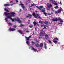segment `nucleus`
Wrapping results in <instances>:
<instances>
[{"label":"nucleus","mask_w":64,"mask_h":64,"mask_svg":"<svg viewBox=\"0 0 64 64\" xmlns=\"http://www.w3.org/2000/svg\"><path fill=\"white\" fill-rule=\"evenodd\" d=\"M36 7L37 8H38L40 10H41L42 12H43L46 16H47V13L45 12V8H44L43 6H40V7L36 6Z\"/></svg>","instance_id":"obj_1"},{"label":"nucleus","mask_w":64,"mask_h":64,"mask_svg":"<svg viewBox=\"0 0 64 64\" xmlns=\"http://www.w3.org/2000/svg\"><path fill=\"white\" fill-rule=\"evenodd\" d=\"M4 14L6 16H7V15H12V17H15V15H15L16 14H15V12H10V13L6 12L4 13Z\"/></svg>","instance_id":"obj_2"},{"label":"nucleus","mask_w":64,"mask_h":64,"mask_svg":"<svg viewBox=\"0 0 64 64\" xmlns=\"http://www.w3.org/2000/svg\"><path fill=\"white\" fill-rule=\"evenodd\" d=\"M32 15L33 16H34V17L36 18H37V17L38 16V18H39V19H41V17L39 16V14H35V12H34L32 13Z\"/></svg>","instance_id":"obj_3"},{"label":"nucleus","mask_w":64,"mask_h":64,"mask_svg":"<svg viewBox=\"0 0 64 64\" xmlns=\"http://www.w3.org/2000/svg\"><path fill=\"white\" fill-rule=\"evenodd\" d=\"M62 8H61V7L58 10H57L56 11L55 13L56 14H58V13H60V12H61V10H62Z\"/></svg>","instance_id":"obj_4"},{"label":"nucleus","mask_w":64,"mask_h":64,"mask_svg":"<svg viewBox=\"0 0 64 64\" xmlns=\"http://www.w3.org/2000/svg\"><path fill=\"white\" fill-rule=\"evenodd\" d=\"M12 16H7L6 17V18H8L9 19H11L12 21H14V19H13V18H12Z\"/></svg>","instance_id":"obj_5"},{"label":"nucleus","mask_w":64,"mask_h":64,"mask_svg":"<svg viewBox=\"0 0 64 64\" xmlns=\"http://www.w3.org/2000/svg\"><path fill=\"white\" fill-rule=\"evenodd\" d=\"M20 4H19L20 5H21V7L23 9V10H25V6H24V5L23 4H22V2H21V1H20Z\"/></svg>","instance_id":"obj_6"},{"label":"nucleus","mask_w":64,"mask_h":64,"mask_svg":"<svg viewBox=\"0 0 64 64\" xmlns=\"http://www.w3.org/2000/svg\"><path fill=\"white\" fill-rule=\"evenodd\" d=\"M58 38H54V41H53V42L55 44H56L57 43V41H58Z\"/></svg>","instance_id":"obj_7"},{"label":"nucleus","mask_w":64,"mask_h":64,"mask_svg":"<svg viewBox=\"0 0 64 64\" xmlns=\"http://www.w3.org/2000/svg\"><path fill=\"white\" fill-rule=\"evenodd\" d=\"M15 20L17 21L19 23H21V21L20 20V19H18V17H17V19H16Z\"/></svg>","instance_id":"obj_8"},{"label":"nucleus","mask_w":64,"mask_h":64,"mask_svg":"<svg viewBox=\"0 0 64 64\" xmlns=\"http://www.w3.org/2000/svg\"><path fill=\"white\" fill-rule=\"evenodd\" d=\"M9 31H15V29L14 28H11V27L8 29Z\"/></svg>","instance_id":"obj_9"},{"label":"nucleus","mask_w":64,"mask_h":64,"mask_svg":"<svg viewBox=\"0 0 64 64\" xmlns=\"http://www.w3.org/2000/svg\"><path fill=\"white\" fill-rule=\"evenodd\" d=\"M40 35H41L42 36H44V35H45V34H46L45 32L44 31L42 32H40Z\"/></svg>","instance_id":"obj_10"},{"label":"nucleus","mask_w":64,"mask_h":64,"mask_svg":"<svg viewBox=\"0 0 64 64\" xmlns=\"http://www.w3.org/2000/svg\"><path fill=\"white\" fill-rule=\"evenodd\" d=\"M32 50H33V51H34L35 52H36L37 50V49H35L32 46Z\"/></svg>","instance_id":"obj_11"},{"label":"nucleus","mask_w":64,"mask_h":64,"mask_svg":"<svg viewBox=\"0 0 64 64\" xmlns=\"http://www.w3.org/2000/svg\"><path fill=\"white\" fill-rule=\"evenodd\" d=\"M58 20H59L60 21V22H63V20H62L61 18L59 17L58 18Z\"/></svg>","instance_id":"obj_12"},{"label":"nucleus","mask_w":64,"mask_h":64,"mask_svg":"<svg viewBox=\"0 0 64 64\" xmlns=\"http://www.w3.org/2000/svg\"><path fill=\"white\" fill-rule=\"evenodd\" d=\"M44 23L45 24H46V25H47V24L48 25L49 24H51L50 23V22H44Z\"/></svg>","instance_id":"obj_13"},{"label":"nucleus","mask_w":64,"mask_h":64,"mask_svg":"<svg viewBox=\"0 0 64 64\" xmlns=\"http://www.w3.org/2000/svg\"><path fill=\"white\" fill-rule=\"evenodd\" d=\"M58 20V19L57 18H56V19L53 18L52 19L53 21H54V22L57 21V20Z\"/></svg>","instance_id":"obj_14"},{"label":"nucleus","mask_w":64,"mask_h":64,"mask_svg":"<svg viewBox=\"0 0 64 64\" xmlns=\"http://www.w3.org/2000/svg\"><path fill=\"white\" fill-rule=\"evenodd\" d=\"M43 46V44L42 43H40V47L41 48H42Z\"/></svg>","instance_id":"obj_15"},{"label":"nucleus","mask_w":64,"mask_h":64,"mask_svg":"<svg viewBox=\"0 0 64 64\" xmlns=\"http://www.w3.org/2000/svg\"><path fill=\"white\" fill-rule=\"evenodd\" d=\"M48 5H47V7H48L49 8H51V7H52V4H48Z\"/></svg>","instance_id":"obj_16"},{"label":"nucleus","mask_w":64,"mask_h":64,"mask_svg":"<svg viewBox=\"0 0 64 64\" xmlns=\"http://www.w3.org/2000/svg\"><path fill=\"white\" fill-rule=\"evenodd\" d=\"M25 38L27 41H29V40H30V39L29 38H28V37L26 36H25Z\"/></svg>","instance_id":"obj_17"},{"label":"nucleus","mask_w":64,"mask_h":64,"mask_svg":"<svg viewBox=\"0 0 64 64\" xmlns=\"http://www.w3.org/2000/svg\"><path fill=\"white\" fill-rule=\"evenodd\" d=\"M36 42H34L33 41H32L31 42V44H32V45H34V44H36Z\"/></svg>","instance_id":"obj_18"},{"label":"nucleus","mask_w":64,"mask_h":64,"mask_svg":"<svg viewBox=\"0 0 64 64\" xmlns=\"http://www.w3.org/2000/svg\"><path fill=\"white\" fill-rule=\"evenodd\" d=\"M10 5H12V4H5L4 5V6H10Z\"/></svg>","instance_id":"obj_19"},{"label":"nucleus","mask_w":64,"mask_h":64,"mask_svg":"<svg viewBox=\"0 0 64 64\" xmlns=\"http://www.w3.org/2000/svg\"><path fill=\"white\" fill-rule=\"evenodd\" d=\"M35 46H36L37 47H40V45L39 44H35Z\"/></svg>","instance_id":"obj_20"},{"label":"nucleus","mask_w":64,"mask_h":64,"mask_svg":"<svg viewBox=\"0 0 64 64\" xmlns=\"http://www.w3.org/2000/svg\"><path fill=\"white\" fill-rule=\"evenodd\" d=\"M45 37L46 39H48V34H46L45 36Z\"/></svg>","instance_id":"obj_21"},{"label":"nucleus","mask_w":64,"mask_h":64,"mask_svg":"<svg viewBox=\"0 0 64 64\" xmlns=\"http://www.w3.org/2000/svg\"><path fill=\"white\" fill-rule=\"evenodd\" d=\"M33 24H34V26H36V25L37 24V23H36V22H34L33 23Z\"/></svg>","instance_id":"obj_22"},{"label":"nucleus","mask_w":64,"mask_h":64,"mask_svg":"<svg viewBox=\"0 0 64 64\" xmlns=\"http://www.w3.org/2000/svg\"><path fill=\"white\" fill-rule=\"evenodd\" d=\"M18 32L20 33V34H23V33L22 32V31L20 30H18Z\"/></svg>","instance_id":"obj_23"},{"label":"nucleus","mask_w":64,"mask_h":64,"mask_svg":"<svg viewBox=\"0 0 64 64\" xmlns=\"http://www.w3.org/2000/svg\"><path fill=\"white\" fill-rule=\"evenodd\" d=\"M39 38L40 39L42 38V35H41V34L40 33V35L39 36Z\"/></svg>","instance_id":"obj_24"},{"label":"nucleus","mask_w":64,"mask_h":64,"mask_svg":"<svg viewBox=\"0 0 64 64\" xmlns=\"http://www.w3.org/2000/svg\"><path fill=\"white\" fill-rule=\"evenodd\" d=\"M25 25L24 24H20V27H22V26H24Z\"/></svg>","instance_id":"obj_25"},{"label":"nucleus","mask_w":64,"mask_h":64,"mask_svg":"<svg viewBox=\"0 0 64 64\" xmlns=\"http://www.w3.org/2000/svg\"><path fill=\"white\" fill-rule=\"evenodd\" d=\"M33 26L32 25V26H30V25L29 26V27L30 28H33Z\"/></svg>","instance_id":"obj_26"},{"label":"nucleus","mask_w":64,"mask_h":64,"mask_svg":"<svg viewBox=\"0 0 64 64\" xmlns=\"http://www.w3.org/2000/svg\"><path fill=\"white\" fill-rule=\"evenodd\" d=\"M46 9L47 10H50V8L48 7V6L47 7H46Z\"/></svg>","instance_id":"obj_27"},{"label":"nucleus","mask_w":64,"mask_h":64,"mask_svg":"<svg viewBox=\"0 0 64 64\" xmlns=\"http://www.w3.org/2000/svg\"><path fill=\"white\" fill-rule=\"evenodd\" d=\"M48 41L49 42V43H50V44H52V42H51V41H50V40H49Z\"/></svg>","instance_id":"obj_28"},{"label":"nucleus","mask_w":64,"mask_h":64,"mask_svg":"<svg viewBox=\"0 0 64 64\" xmlns=\"http://www.w3.org/2000/svg\"><path fill=\"white\" fill-rule=\"evenodd\" d=\"M26 43L28 45H29V41H26Z\"/></svg>","instance_id":"obj_29"},{"label":"nucleus","mask_w":64,"mask_h":64,"mask_svg":"<svg viewBox=\"0 0 64 64\" xmlns=\"http://www.w3.org/2000/svg\"><path fill=\"white\" fill-rule=\"evenodd\" d=\"M58 8V6H57L54 7V8H55V9H57Z\"/></svg>","instance_id":"obj_30"},{"label":"nucleus","mask_w":64,"mask_h":64,"mask_svg":"<svg viewBox=\"0 0 64 64\" xmlns=\"http://www.w3.org/2000/svg\"><path fill=\"white\" fill-rule=\"evenodd\" d=\"M28 16H29L30 17H32V15H31L30 14H28Z\"/></svg>","instance_id":"obj_31"},{"label":"nucleus","mask_w":64,"mask_h":64,"mask_svg":"<svg viewBox=\"0 0 64 64\" xmlns=\"http://www.w3.org/2000/svg\"><path fill=\"white\" fill-rule=\"evenodd\" d=\"M39 23L40 24H42V21H39Z\"/></svg>","instance_id":"obj_32"},{"label":"nucleus","mask_w":64,"mask_h":64,"mask_svg":"<svg viewBox=\"0 0 64 64\" xmlns=\"http://www.w3.org/2000/svg\"><path fill=\"white\" fill-rule=\"evenodd\" d=\"M14 28H16V27H17V26H13Z\"/></svg>","instance_id":"obj_33"},{"label":"nucleus","mask_w":64,"mask_h":64,"mask_svg":"<svg viewBox=\"0 0 64 64\" xmlns=\"http://www.w3.org/2000/svg\"><path fill=\"white\" fill-rule=\"evenodd\" d=\"M44 46H46V45H47V44H46V42H44Z\"/></svg>","instance_id":"obj_34"},{"label":"nucleus","mask_w":64,"mask_h":64,"mask_svg":"<svg viewBox=\"0 0 64 64\" xmlns=\"http://www.w3.org/2000/svg\"><path fill=\"white\" fill-rule=\"evenodd\" d=\"M8 24H9V25H12V24L10 22L8 23Z\"/></svg>","instance_id":"obj_35"},{"label":"nucleus","mask_w":64,"mask_h":64,"mask_svg":"<svg viewBox=\"0 0 64 64\" xmlns=\"http://www.w3.org/2000/svg\"><path fill=\"white\" fill-rule=\"evenodd\" d=\"M34 5H35V4L34 3L32 4V6H34Z\"/></svg>","instance_id":"obj_36"},{"label":"nucleus","mask_w":64,"mask_h":64,"mask_svg":"<svg viewBox=\"0 0 64 64\" xmlns=\"http://www.w3.org/2000/svg\"><path fill=\"white\" fill-rule=\"evenodd\" d=\"M44 48L46 49H47V46H44Z\"/></svg>","instance_id":"obj_37"},{"label":"nucleus","mask_w":64,"mask_h":64,"mask_svg":"<svg viewBox=\"0 0 64 64\" xmlns=\"http://www.w3.org/2000/svg\"><path fill=\"white\" fill-rule=\"evenodd\" d=\"M43 26H44V24H42L41 26V27H43Z\"/></svg>","instance_id":"obj_38"},{"label":"nucleus","mask_w":64,"mask_h":64,"mask_svg":"<svg viewBox=\"0 0 64 64\" xmlns=\"http://www.w3.org/2000/svg\"><path fill=\"white\" fill-rule=\"evenodd\" d=\"M55 5H57V3H54Z\"/></svg>","instance_id":"obj_39"},{"label":"nucleus","mask_w":64,"mask_h":64,"mask_svg":"<svg viewBox=\"0 0 64 64\" xmlns=\"http://www.w3.org/2000/svg\"><path fill=\"white\" fill-rule=\"evenodd\" d=\"M58 24H62V23L61 22V23H59Z\"/></svg>","instance_id":"obj_40"},{"label":"nucleus","mask_w":64,"mask_h":64,"mask_svg":"<svg viewBox=\"0 0 64 64\" xmlns=\"http://www.w3.org/2000/svg\"><path fill=\"white\" fill-rule=\"evenodd\" d=\"M5 20H6V21H8V20L7 19V18H6L5 19Z\"/></svg>","instance_id":"obj_41"},{"label":"nucleus","mask_w":64,"mask_h":64,"mask_svg":"<svg viewBox=\"0 0 64 64\" xmlns=\"http://www.w3.org/2000/svg\"><path fill=\"white\" fill-rule=\"evenodd\" d=\"M6 12H9V11L8 10H6Z\"/></svg>","instance_id":"obj_42"},{"label":"nucleus","mask_w":64,"mask_h":64,"mask_svg":"<svg viewBox=\"0 0 64 64\" xmlns=\"http://www.w3.org/2000/svg\"><path fill=\"white\" fill-rule=\"evenodd\" d=\"M29 31H28V30H27V31H26V33H29Z\"/></svg>","instance_id":"obj_43"},{"label":"nucleus","mask_w":64,"mask_h":64,"mask_svg":"<svg viewBox=\"0 0 64 64\" xmlns=\"http://www.w3.org/2000/svg\"><path fill=\"white\" fill-rule=\"evenodd\" d=\"M28 38H29V39H30V38H31V36H29Z\"/></svg>","instance_id":"obj_44"},{"label":"nucleus","mask_w":64,"mask_h":64,"mask_svg":"<svg viewBox=\"0 0 64 64\" xmlns=\"http://www.w3.org/2000/svg\"><path fill=\"white\" fill-rule=\"evenodd\" d=\"M53 14V12H51V14Z\"/></svg>","instance_id":"obj_45"},{"label":"nucleus","mask_w":64,"mask_h":64,"mask_svg":"<svg viewBox=\"0 0 64 64\" xmlns=\"http://www.w3.org/2000/svg\"><path fill=\"white\" fill-rule=\"evenodd\" d=\"M60 5H62V3L61 2V0L60 1Z\"/></svg>","instance_id":"obj_46"},{"label":"nucleus","mask_w":64,"mask_h":64,"mask_svg":"<svg viewBox=\"0 0 64 64\" xmlns=\"http://www.w3.org/2000/svg\"><path fill=\"white\" fill-rule=\"evenodd\" d=\"M48 14V15H51V14L50 13Z\"/></svg>","instance_id":"obj_47"},{"label":"nucleus","mask_w":64,"mask_h":64,"mask_svg":"<svg viewBox=\"0 0 64 64\" xmlns=\"http://www.w3.org/2000/svg\"><path fill=\"white\" fill-rule=\"evenodd\" d=\"M15 1H16V2H18V1L17 0H15Z\"/></svg>","instance_id":"obj_48"},{"label":"nucleus","mask_w":64,"mask_h":64,"mask_svg":"<svg viewBox=\"0 0 64 64\" xmlns=\"http://www.w3.org/2000/svg\"><path fill=\"white\" fill-rule=\"evenodd\" d=\"M36 25H37V26H39V24H38V23H37Z\"/></svg>","instance_id":"obj_49"},{"label":"nucleus","mask_w":64,"mask_h":64,"mask_svg":"<svg viewBox=\"0 0 64 64\" xmlns=\"http://www.w3.org/2000/svg\"><path fill=\"white\" fill-rule=\"evenodd\" d=\"M19 11L20 12H21V10L20 9Z\"/></svg>","instance_id":"obj_50"},{"label":"nucleus","mask_w":64,"mask_h":64,"mask_svg":"<svg viewBox=\"0 0 64 64\" xmlns=\"http://www.w3.org/2000/svg\"><path fill=\"white\" fill-rule=\"evenodd\" d=\"M27 23L28 24H30V22H27Z\"/></svg>","instance_id":"obj_51"},{"label":"nucleus","mask_w":64,"mask_h":64,"mask_svg":"<svg viewBox=\"0 0 64 64\" xmlns=\"http://www.w3.org/2000/svg\"><path fill=\"white\" fill-rule=\"evenodd\" d=\"M33 34H34V35H35V34L34 33V32H33Z\"/></svg>","instance_id":"obj_52"},{"label":"nucleus","mask_w":64,"mask_h":64,"mask_svg":"<svg viewBox=\"0 0 64 64\" xmlns=\"http://www.w3.org/2000/svg\"><path fill=\"white\" fill-rule=\"evenodd\" d=\"M30 17H29V16H27L26 17V18H29Z\"/></svg>","instance_id":"obj_53"},{"label":"nucleus","mask_w":64,"mask_h":64,"mask_svg":"<svg viewBox=\"0 0 64 64\" xmlns=\"http://www.w3.org/2000/svg\"><path fill=\"white\" fill-rule=\"evenodd\" d=\"M35 12H36V13H37V12H37V11H35Z\"/></svg>","instance_id":"obj_54"},{"label":"nucleus","mask_w":64,"mask_h":64,"mask_svg":"<svg viewBox=\"0 0 64 64\" xmlns=\"http://www.w3.org/2000/svg\"><path fill=\"white\" fill-rule=\"evenodd\" d=\"M4 10L6 11V10H7V9H6V8H4Z\"/></svg>","instance_id":"obj_55"},{"label":"nucleus","mask_w":64,"mask_h":64,"mask_svg":"<svg viewBox=\"0 0 64 64\" xmlns=\"http://www.w3.org/2000/svg\"><path fill=\"white\" fill-rule=\"evenodd\" d=\"M44 29H45V28H46V27H45V26H44Z\"/></svg>","instance_id":"obj_56"},{"label":"nucleus","mask_w":64,"mask_h":64,"mask_svg":"<svg viewBox=\"0 0 64 64\" xmlns=\"http://www.w3.org/2000/svg\"><path fill=\"white\" fill-rule=\"evenodd\" d=\"M30 7H32V5L31 6H30Z\"/></svg>","instance_id":"obj_57"},{"label":"nucleus","mask_w":64,"mask_h":64,"mask_svg":"<svg viewBox=\"0 0 64 64\" xmlns=\"http://www.w3.org/2000/svg\"><path fill=\"white\" fill-rule=\"evenodd\" d=\"M35 30H37V28H35Z\"/></svg>","instance_id":"obj_58"},{"label":"nucleus","mask_w":64,"mask_h":64,"mask_svg":"<svg viewBox=\"0 0 64 64\" xmlns=\"http://www.w3.org/2000/svg\"><path fill=\"white\" fill-rule=\"evenodd\" d=\"M45 28H44L42 29V30H44Z\"/></svg>","instance_id":"obj_59"},{"label":"nucleus","mask_w":64,"mask_h":64,"mask_svg":"<svg viewBox=\"0 0 64 64\" xmlns=\"http://www.w3.org/2000/svg\"><path fill=\"white\" fill-rule=\"evenodd\" d=\"M43 30H42V31H43Z\"/></svg>","instance_id":"obj_60"},{"label":"nucleus","mask_w":64,"mask_h":64,"mask_svg":"<svg viewBox=\"0 0 64 64\" xmlns=\"http://www.w3.org/2000/svg\"><path fill=\"white\" fill-rule=\"evenodd\" d=\"M38 42V41H36V42Z\"/></svg>","instance_id":"obj_61"},{"label":"nucleus","mask_w":64,"mask_h":64,"mask_svg":"<svg viewBox=\"0 0 64 64\" xmlns=\"http://www.w3.org/2000/svg\"><path fill=\"white\" fill-rule=\"evenodd\" d=\"M28 1H30V0H28Z\"/></svg>","instance_id":"obj_62"},{"label":"nucleus","mask_w":64,"mask_h":64,"mask_svg":"<svg viewBox=\"0 0 64 64\" xmlns=\"http://www.w3.org/2000/svg\"><path fill=\"white\" fill-rule=\"evenodd\" d=\"M58 44H60V43L59 42L58 43Z\"/></svg>","instance_id":"obj_63"},{"label":"nucleus","mask_w":64,"mask_h":64,"mask_svg":"<svg viewBox=\"0 0 64 64\" xmlns=\"http://www.w3.org/2000/svg\"><path fill=\"white\" fill-rule=\"evenodd\" d=\"M50 1H51V0H49Z\"/></svg>","instance_id":"obj_64"}]
</instances>
